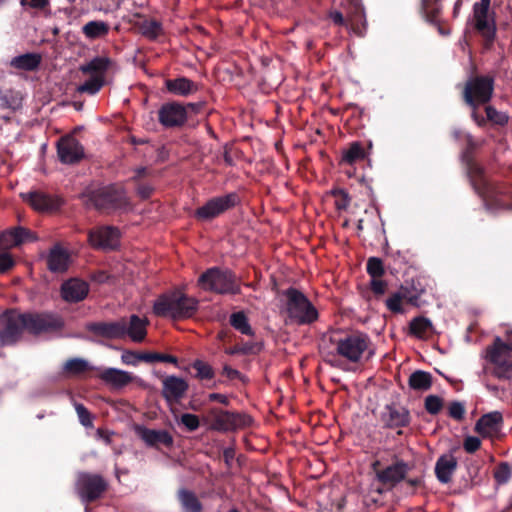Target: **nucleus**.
<instances>
[{"mask_svg":"<svg viewBox=\"0 0 512 512\" xmlns=\"http://www.w3.org/2000/svg\"><path fill=\"white\" fill-rule=\"evenodd\" d=\"M62 324V320L52 314H22L7 311L0 315V344L2 346L15 344L25 330L38 334L60 328Z\"/></svg>","mask_w":512,"mask_h":512,"instance_id":"obj_1","label":"nucleus"},{"mask_svg":"<svg viewBox=\"0 0 512 512\" xmlns=\"http://www.w3.org/2000/svg\"><path fill=\"white\" fill-rule=\"evenodd\" d=\"M485 360L482 374L493 376L500 380L512 379V342H505L501 337L494 338L482 352Z\"/></svg>","mask_w":512,"mask_h":512,"instance_id":"obj_2","label":"nucleus"},{"mask_svg":"<svg viewBox=\"0 0 512 512\" xmlns=\"http://www.w3.org/2000/svg\"><path fill=\"white\" fill-rule=\"evenodd\" d=\"M198 309V300L179 290L160 295L153 304V313L158 317L183 320L192 317Z\"/></svg>","mask_w":512,"mask_h":512,"instance_id":"obj_3","label":"nucleus"},{"mask_svg":"<svg viewBox=\"0 0 512 512\" xmlns=\"http://www.w3.org/2000/svg\"><path fill=\"white\" fill-rule=\"evenodd\" d=\"M285 311L288 320L297 325H310L318 320L319 313L312 302L295 288H289L284 293Z\"/></svg>","mask_w":512,"mask_h":512,"instance_id":"obj_4","label":"nucleus"},{"mask_svg":"<svg viewBox=\"0 0 512 512\" xmlns=\"http://www.w3.org/2000/svg\"><path fill=\"white\" fill-rule=\"evenodd\" d=\"M90 201L97 209L106 212H126L132 208L126 191L117 185H110L92 191Z\"/></svg>","mask_w":512,"mask_h":512,"instance_id":"obj_5","label":"nucleus"},{"mask_svg":"<svg viewBox=\"0 0 512 512\" xmlns=\"http://www.w3.org/2000/svg\"><path fill=\"white\" fill-rule=\"evenodd\" d=\"M336 355L351 363L359 362L368 351L370 339L364 333H351L332 338Z\"/></svg>","mask_w":512,"mask_h":512,"instance_id":"obj_6","label":"nucleus"},{"mask_svg":"<svg viewBox=\"0 0 512 512\" xmlns=\"http://www.w3.org/2000/svg\"><path fill=\"white\" fill-rule=\"evenodd\" d=\"M199 284L205 290L220 294H237L240 292L239 282L229 270L210 268L200 276Z\"/></svg>","mask_w":512,"mask_h":512,"instance_id":"obj_7","label":"nucleus"},{"mask_svg":"<svg viewBox=\"0 0 512 512\" xmlns=\"http://www.w3.org/2000/svg\"><path fill=\"white\" fill-rule=\"evenodd\" d=\"M491 0H480L473 5V22L477 32L491 44L496 35L495 13L490 10Z\"/></svg>","mask_w":512,"mask_h":512,"instance_id":"obj_8","label":"nucleus"},{"mask_svg":"<svg viewBox=\"0 0 512 512\" xmlns=\"http://www.w3.org/2000/svg\"><path fill=\"white\" fill-rule=\"evenodd\" d=\"M494 89V81L488 76H479L467 82L464 99L472 107L490 101Z\"/></svg>","mask_w":512,"mask_h":512,"instance_id":"obj_9","label":"nucleus"},{"mask_svg":"<svg viewBox=\"0 0 512 512\" xmlns=\"http://www.w3.org/2000/svg\"><path fill=\"white\" fill-rule=\"evenodd\" d=\"M212 418L210 428L219 432H228L237 430L250 425L252 419L241 413H233L219 409H212L209 413Z\"/></svg>","mask_w":512,"mask_h":512,"instance_id":"obj_10","label":"nucleus"},{"mask_svg":"<svg viewBox=\"0 0 512 512\" xmlns=\"http://www.w3.org/2000/svg\"><path fill=\"white\" fill-rule=\"evenodd\" d=\"M106 481L97 474L80 473L76 481V491L83 502H91L106 490Z\"/></svg>","mask_w":512,"mask_h":512,"instance_id":"obj_11","label":"nucleus"},{"mask_svg":"<svg viewBox=\"0 0 512 512\" xmlns=\"http://www.w3.org/2000/svg\"><path fill=\"white\" fill-rule=\"evenodd\" d=\"M237 202L236 194H227L212 198L205 205L198 208L195 215L201 220H210L229 208L233 207Z\"/></svg>","mask_w":512,"mask_h":512,"instance_id":"obj_12","label":"nucleus"},{"mask_svg":"<svg viewBox=\"0 0 512 512\" xmlns=\"http://www.w3.org/2000/svg\"><path fill=\"white\" fill-rule=\"evenodd\" d=\"M120 231L112 226H102L89 232L90 244L99 249L112 250L119 246Z\"/></svg>","mask_w":512,"mask_h":512,"instance_id":"obj_13","label":"nucleus"},{"mask_svg":"<svg viewBox=\"0 0 512 512\" xmlns=\"http://www.w3.org/2000/svg\"><path fill=\"white\" fill-rule=\"evenodd\" d=\"M57 153L64 164H74L84 157V148L74 136H64L57 144Z\"/></svg>","mask_w":512,"mask_h":512,"instance_id":"obj_14","label":"nucleus"},{"mask_svg":"<svg viewBox=\"0 0 512 512\" xmlns=\"http://www.w3.org/2000/svg\"><path fill=\"white\" fill-rule=\"evenodd\" d=\"M158 117L160 123L165 127L181 126L187 119V110L182 104L166 103L160 108Z\"/></svg>","mask_w":512,"mask_h":512,"instance_id":"obj_15","label":"nucleus"},{"mask_svg":"<svg viewBox=\"0 0 512 512\" xmlns=\"http://www.w3.org/2000/svg\"><path fill=\"white\" fill-rule=\"evenodd\" d=\"M503 425V416L499 411L484 414L475 425V430L482 436L494 438L498 436Z\"/></svg>","mask_w":512,"mask_h":512,"instance_id":"obj_16","label":"nucleus"},{"mask_svg":"<svg viewBox=\"0 0 512 512\" xmlns=\"http://www.w3.org/2000/svg\"><path fill=\"white\" fill-rule=\"evenodd\" d=\"M36 240L37 237L30 230L18 226L0 234V248L7 250Z\"/></svg>","mask_w":512,"mask_h":512,"instance_id":"obj_17","label":"nucleus"},{"mask_svg":"<svg viewBox=\"0 0 512 512\" xmlns=\"http://www.w3.org/2000/svg\"><path fill=\"white\" fill-rule=\"evenodd\" d=\"M408 472V466L404 462H396L392 465L376 471V478L387 488H392L404 479Z\"/></svg>","mask_w":512,"mask_h":512,"instance_id":"obj_18","label":"nucleus"},{"mask_svg":"<svg viewBox=\"0 0 512 512\" xmlns=\"http://www.w3.org/2000/svg\"><path fill=\"white\" fill-rule=\"evenodd\" d=\"M188 383L177 376H167L163 380L162 395L168 403H177L188 390Z\"/></svg>","mask_w":512,"mask_h":512,"instance_id":"obj_19","label":"nucleus"},{"mask_svg":"<svg viewBox=\"0 0 512 512\" xmlns=\"http://www.w3.org/2000/svg\"><path fill=\"white\" fill-rule=\"evenodd\" d=\"M22 197L35 210L40 212L53 211L58 209L61 205V201L58 198L52 197L42 192H29L22 194Z\"/></svg>","mask_w":512,"mask_h":512,"instance_id":"obj_20","label":"nucleus"},{"mask_svg":"<svg viewBox=\"0 0 512 512\" xmlns=\"http://www.w3.org/2000/svg\"><path fill=\"white\" fill-rule=\"evenodd\" d=\"M88 329L104 338L120 339L124 337V318L112 322L92 323L88 325Z\"/></svg>","mask_w":512,"mask_h":512,"instance_id":"obj_21","label":"nucleus"},{"mask_svg":"<svg viewBox=\"0 0 512 512\" xmlns=\"http://www.w3.org/2000/svg\"><path fill=\"white\" fill-rule=\"evenodd\" d=\"M148 320L138 315H131L124 319V337L128 336L133 342H142L147 334Z\"/></svg>","mask_w":512,"mask_h":512,"instance_id":"obj_22","label":"nucleus"},{"mask_svg":"<svg viewBox=\"0 0 512 512\" xmlns=\"http://www.w3.org/2000/svg\"><path fill=\"white\" fill-rule=\"evenodd\" d=\"M99 378L115 389H121L134 380L131 373L117 368H105L101 370Z\"/></svg>","mask_w":512,"mask_h":512,"instance_id":"obj_23","label":"nucleus"},{"mask_svg":"<svg viewBox=\"0 0 512 512\" xmlns=\"http://www.w3.org/2000/svg\"><path fill=\"white\" fill-rule=\"evenodd\" d=\"M135 430L137 435L148 446H157L158 444L171 446L173 443L172 436L166 430L149 429L144 426H137Z\"/></svg>","mask_w":512,"mask_h":512,"instance_id":"obj_24","label":"nucleus"},{"mask_svg":"<svg viewBox=\"0 0 512 512\" xmlns=\"http://www.w3.org/2000/svg\"><path fill=\"white\" fill-rule=\"evenodd\" d=\"M88 284L79 279H70L62 284V297L69 302L83 300L88 294Z\"/></svg>","mask_w":512,"mask_h":512,"instance_id":"obj_25","label":"nucleus"},{"mask_svg":"<svg viewBox=\"0 0 512 512\" xmlns=\"http://www.w3.org/2000/svg\"><path fill=\"white\" fill-rule=\"evenodd\" d=\"M70 255L59 245L52 247L47 255V267L51 272L62 273L68 269Z\"/></svg>","mask_w":512,"mask_h":512,"instance_id":"obj_26","label":"nucleus"},{"mask_svg":"<svg viewBox=\"0 0 512 512\" xmlns=\"http://www.w3.org/2000/svg\"><path fill=\"white\" fill-rule=\"evenodd\" d=\"M457 468V459L451 453L442 455L435 464V474L437 479L446 484L450 482L452 475Z\"/></svg>","mask_w":512,"mask_h":512,"instance_id":"obj_27","label":"nucleus"},{"mask_svg":"<svg viewBox=\"0 0 512 512\" xmlns=\"http://www.w3.org/2000/svg\"><path fill=\"white\" fill-rule=\"evenodd\" d=\"M108 69V59L104 57H95L88 63L80 66V71L88 74L90 77L105 79V74Z\"/></svg>","mask_w":512,"mask_h":512,"instance_id":"obj_28","label":"nucleus"},{"mask_svg":"<svg viewBox=\"0 0 512 512\" xmlns=\"http://www.w3.org/2000/svg\"><path fill=\"white\" fill-rule=\"evenodd\" d=\"M410 334L418 339H427L433 333V324L430 319L419 316L410 322Z\"/></svg>","mask_w":512,"mask_h":512,"instance_id":"obj_29","label":"nucleus"},{"mask_svg":"<svg viewBox=\"0 0 512 512\" xmlns=\"http://www.w3.org/2000/svg\"><path fill=\"white\" fill-rule=\"evenodd\" d=\"M166 88L169 92L180 96H187L197 90L196 84L184 77L167 80Z\"/></svg>","mask_w":512,"mask_h":512,"instance_id":"obj_30","label":"nucleus"},{"mask_svg":"<svg viewBox=\"0 0 512 512\" xmlns=\"http://www.w3.org/2000/svg\"><path fill=\"white\" fill-rule=\"evenodd\" d=\"M41 62V56L37 53H26L11 59V66L17 69L32 71L36 69Z\"/></svg>","mask_w":512,"mask_h":512,"instance_id":"obj_31","label":"nucleus"},{"mask_svg":"<svg viewBox=\"0 0 512 512\" xmlns=\"http://www.w3.org/2000/svg\"><path fill=\"white\" fill-rule=\"evenodd\" d=\"M432 375L429 372L417 370L409 376V387L415 391H427L432 386Z\"/></svg>","mask_w":512,"mask_h":512,"instance_id":"obj_32","label":"nucleus"},{"mask_svg":"<svg viewBox=\"0 0 512 512\" xmlns=\"http://www.w3.org/2000/svg\"><path fill=\"white\" fill-rule=\"evenodd\" d=\"M385 422L391 428L404 427L409 423V412L404 408L389 407Z\"/></svg>","mask_w":512,"mask_h":512,"instance_id":"obj_33","label":"nucleus"},{"mask_svg":"<svg viewBox=\"0 0 512 512\" xmlns=\"http://www.w3.org/2000/svg\"><path fill=\"white\" fill-rule=\"evenodd\" d=\"M83 33L89 39L105 36L109 31V25L103 21H90L83 26Z\"/></svg>","mask_w":512,"mask_h":512,"instance_id":"obj_34","label":"nucleus"},{"mask_svg":"<svg viewBox=\"0 0 512 512\" xmlns=\"http://www.w3.org/2000/svg\"><path fill=\"white\" fill-rule=\"evenodd\" d=\"M179 499L185 512H200L201 504L194 493L188 490L179 491Z\"/></svg>","mask_w":512,"mask_h":512,"instance_id":"obj_35","label":"nucleus"},{"mask_svg":"<svg viewBox=\"0 0 512 512\" xmlns=\"http://www.w3.org/2000/svg\"><path fill=\"white\" fill-rule=\"evenodd\" d=\"M230 324L245 335H253V330L249 324L248 318L243 312H236L230 316Z\"/></svg>","mask_w":512,"mask_h":512,"instance_id":"obj_36","label":"nucleus"},{"mask_svg":"<svg viewBox=\"0 0 512 512\" xmlns=\"http://www.w3.org/2000/svg\"><path fill=\"white\" fill-rule=\"evenodd\" d=\"M139 28L141 33L149 39H155L162 34L161 23L154 19L144 20Z\"/></svg>","mask_w":512,"mask_h":512,"instance_id":"obj_37","label":"nucleus"},{"mask_svg":"<svg viewBox=\"0 0 512 512\" xmlns=\"http://www.w3.org/2000/svg\"><path fill=\"white\" fill-rule=\"evenodd\" d=\"M92 368L93 367L89 364V362L82 358L70 359L64 365V370L72 375L81 374Z\"/></svg>","mask_w":512,"mask_h":512,"instance_id":"obj_38","label":"nucleus"},{"mask_svg":"<svg viewBox=\"0 0 512 512\" xmlns=\"http://www.w3.org/2000/svg\"><path fill=\"white\" fill-rule=\"evenodd\" d=\"M364 157L365 153L362 146L355 142L352 143L351 146L344 152L343 161L348 164H353L354 162L361 160Z\"/></svg>","mask_w":512,"mask_h":512,"instance_id":"obj_39","label":"nucleus"},{"mask_svg":"<svg viewBox=\"0 0 512 512\" xmlns=\"http://www.w3.org/2000/svg\"><path fill=\"white\" fill-rule=\"evenodd\" d=\"M104 80L96 77H90L83 84L78 87L81 93H88L90 95L96 94L103 86Z\"/></svg>","mask_w":512,"mask_h":512,"instance_id":"obj_40","label":"nucleus"},{"mask_svg":"<svg viewBox=\"0 0 512 512\" xmlns=\"http://www.w3.org/2000/svg\"><path fill=\"white\" fill-rule=\"evenodd\" d=\"M487 119L497 125H505L508 122V115L504 112L496 110L492 106L486 107Z\"/></svg>","mask_w":512,"mask_h":512,"instance_id":"obj_41","label":"nucleus"},{"mask_svg":"<svg viewBox=\"0 0 512 512\" xmlns=\"http://www.w3.org/2000/svg\"><path fill=\"white\" fill-rule=\"evenodd\" d=\"M367 272L371 278L382 277L384 274V267L381 259L371 257L367 262Z\"/></svg>","mask_w":512,"mask_h":512,"instance_id":"obj_42","label":"nucleus"},{"mask_svg":"<svg viewBox=\"0 0 512 512\" xmlns=\"http://www.w3.org/2000/svg\"><path fill=\"white\" fill-rule=\"evenodd\" d=\"M511 468L507 463H501L494 472V478L499 485L506 484L511 478Z\"/></svg>","mask_w":512,"mask_h":512,"instance_id":"obj_43","label":"nucleus"},{"mask_svg":"<svg viewBox=\"0 0 512 512\" xmlns=\"http://www.w3.org/2000/svg\"><path fill=\"white\" fill-rule=\"evenodd\" d=\"M442 6L438 0H423V10L429 20L434 21Z\"/></svg>","mask_w":512,"mask_h":512,"instance_id":"obj_44","label":"nucleus"},{"mask_svg":"<svg viewBox=\"0 0 512 512\" xmlns=\"http://www.w3.org/2000/svg\"><path fill=\"white\" fill-rule=\"evenodd\" d=\"M193 368L196 370V376L200 379H211L214 376L212 367L200 360L193 363Z\"/></svg>","mask_w":512,"mask_h":512,"instance_id":"obj_45","label":"nucleus"},{"mask_svg":"<svg viewBox=\"0 0 512 512\" xmlns=\"http://www.w3.org/2000/svg\"><path fill=\"white\" fill-rule=\"evenodd\" d=\"M442 406V399L436 395H429L425 399V409L432 415L439 413Z\"/></svg>","mask_w":512,"mask_h":512,"instance_id":"obj_46","label":"nucleus"},{"mask_svg":"<svg viewBox=\"0 0 512 512\" xmlns=\"http://www.w3.org/2000/svg\"><path fill=\"white\" fill-rule=\"evenodd\" d=\"M142 361H145V362L161 361V362H168V363L176 364L177 358L172 355H168V354L144 353V357H142Z\"/></svg>","mask_w":512,"mask_h":512,"instance_id":"obj_47","label":"nucleus"},{"mask_svg":"<svg viewBox=\"0 0 512 512\" xmlns=\"http://www.w3.org/2000/svg\"><path fill=\"white\" fill-rule=\"evenodd\" d=\"M75 410L77 412L80 423L85 427H91L93 425L92 417L90 412L80 403L75 404Z\"/></svg>","mask_w":512,"mask_h":512,"instance_id":"obj_48","label":"nucleus"},{"mask_svg":"<svg viewBox=\"0 0 512 512\" xmlns=\"http://www.w3.org/2000/svg\"><path fill=\"white\" fill-rule=\"evenodd\" d=\"M181 424H183L189 431H195L199 428L200 422L198 416L191 413H185L181 416Z\"/></svg>","mask_w":512,"mask_h":512,"instance_id":"obj_49","label":"nucleus"},{"mask_svg":"<svg viewBox=\"0 0 512 512\" xmlns=\"http://www.w3.org/2000/svg\"><path fill=\"white\" fill-rule=\"evenodd\" d=\"M142 357H144V353H135L126 350L121 355V361L126 365L136 366L140 361H142Z\"/></svg>","mask_w":512,"mask_h":512,"instance_id":"obj_50","label":"nucleus"},{"mask_svg":"<svg viewBox=\"0 0 512 512\" xmlns=\"http://www.w3.org/2000/svg\"><path fill=\"white\" fill-rule=\"evenodd\" d=\"M15 266V260L8 252L0 253V273H7Z\"/></svg>","mask_w":512,"mask_h":512,"instance_id":"obj_51","label":"nucleus"},{"mask_svg":"<svg viewBox=\"0 0 512 512\" xmlns=\"http://www.w3.org/2000/svg\"><path fill=\"white\" fill-rule=\"evenodd\" d=\"M402 295L400 293H394L386 300V305L392 312H402Z\"/></svg>","mask_w":512,"mask_h":512,"instance_id":"obj_52","label":"nucleus"},{"mask_svg":"<svg viewBox=\"0 0 512 512\" xmlns=\"http://www.w3.org/2000/svg\"><path fill=\"white\" fill-rule=\"evenodd\" d=\"M465 414V407L461 402L454 401L449 406V415L456 419L462 420Z\"/></svg>","mask_w":512,"mask_h":512,"instance_id":"obj_53","label":"nucleus"},{"mask_svg":"<svg viewBox=\"0 0 512 512\" xmlns=\"http://www.w3.org/2000/svg\"><path fill=\"white\" fill-rule=\"evenodd\" d=\"M481 445V441L479 438L477 437H474V436H468L465 440H464V449L468 452V453H473L475 452L476 450L479 449Z\"/></svg>","mask_w":512,"mask_h":512,"instance_id":"obj_54","label":"nucleus"},{"mask_svg":"<svg viewBox=\"0 0 512 512\" xmlns=\"http://www.w3.org/2000/svg\"><path fill=\"white\" fill-rule=\"evenodd\" d=\"M371 289L375 294L382 295L386 291L387 284L381 277L371 278Z\"/></svg>","mask_w":512,"mask_h":512,"instance_id":"obj_55","label":"nucleus"},{"mask_svg":"<svg viewBox=\"0 0 512 512\" xmlns=\"http://www.w3.org/2000/svg\"><path fill=\"white\" fill-rule=\"evenodd\" d=\"M153 191V186L148 183H141L136 188V193L141 199H148Z\"/></svg>","mask_w":512,"mask_h":512,"instance_id":"obj_56","label":"nucleus"},{"mask_svg":"<svg viewBox=\"0 0 512 512\" xmlns=\"http://www.w3.org/2000/svg\"><path fill=\"white\" fill-rule=\"evenodd\" d=\"M22 6H29L31 8L43 9L48 5V0H19Z\"/></svg>","mask_w":512,"mask_h":512,"instance_id":"obj_57","label":"nucleus"},{"mask_svg":"<svg viewBox=\"0 0 512 512\" xmlns=\"http://www.w3.org/2000/svg\"><path fill=\"white\" fill-rule=\"evenodd\" d=\"M112 432H109V431H105V430H102V429H98L97 432H96V436L98 439L102 440L105 444L109 445L111 444V436H112Z\"/></svg>","mask_w":512,"mask_h":512,"instance_id":"obj_58","label":"nucleus"},{"mask_svg":"<svg viewBox=\"0 0 512 512\" xmlns=\"http://www.w3.org/2000/svg\"><path fill=\"white\" fill-rule=\"evenodd\" d=\"M487 377L488 376H484L483 375V379H482V382L484 383L485 387L495 396L499 397L500 396V392H503L504 390L501 389L500 387L496 386V385H491L490 383H488L487 381Z\"/></svg>","mask_w":512,"mask_h":512,"instance_id":"obj_59","label":"nucleus"},{"mask_svg":"<svg viewBox=\"0 0 512 512\" xmlns=\"http://www.w3.org/2000/svg\"><path fill=\"white\" fill-rule=\"evenodd\" d=\"M209 400L211 401H217V402H220L222 404H228V398L226 395L224 394H220V393H212L209 395Z\"/></svg>","mask_w":512,"mask_h":512,"instance_id":"obj_60","label":"nucleus"},{"mask_svg":"<svg viewBox=\"0 0 512 512\" xmlns=\"http://www.w3.org/2000/svg\"><path fill=\"white\" fill-rule=\"evenodd\" d=\"M330 18L332 19V21L335 23V24H338V25H341L344 23V17L342 15V13L338 12V11H334L330 14Z\"/></svg>","mask_w":512,"mask_h":512,"instance_id":"obj_61","label":"nucleus"},{"mask_svg":"<svg viewBox=\"0 0 512 512\" xmlns=\"http://www.w3.org/2000/svg\"><path fill=\"white\" fill-rule=\"evenodd\" d=\"M223 371L224 374L231 379L236 378L239 375V372L237 370L229 366H224Z\"/></svg>","mask_w":512,"mask_h":512,"instance_id":"obj_62","label":"nucleus"},{"mask_svg":"<svg viewBox=\"0 0 512 512\" xmlns=\"http://www.w3.org/2000/svg\"><path fill=\"white\" fill-rule=\"evenodd\" d=\"M238 346H239V349H240V353H241V354H249V353H252V352H253V349H254V345H253V344H250V343H246V344L238 345Z\"/></svg>","mask_w":512,"mask_h":512,"instance_id":"obj_63","label":"nucleus"},{"mask_svg":"<svg viewBox=\"0 0 512 512\" xmlns=\"http://www.w3.org/2000/svg\"><path fill=\"white\" fill-rule=\"evenodd\" d=\"M225 353L229 354V355H236V354H241L240 353V349H239V346L236 345L234 347H231V348H228L225 350Z\"/></svg>","mask_w":512,"mask_h":512,"instance_id":"obj_64","label":"nucleus"}]
</instances>
